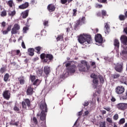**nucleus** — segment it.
<instances>
[{"mask_svg": "<svg viewBox=\"0 0 127 127\" xmlns=\"http://www.w3.org/2000/svg\"><path fill=\"white\" fill-rule=\"evenodd\" d=\"M91 78L94 79H98V75L95 74V73H92L90 75Z\"/></svg>", "mask_w": 127, "mask_h": 127, "instance_id": "de8ad7c7", "label": "nucleus"}, {"mask_svg": "<svg viewBox=\"0 0 127 127\" xmlns=\"http://www.w3.org/2000/svg\"><path fill=\"white\" fill-rule=\"evenodd\" d=\"M121 82L124 83V84H127V79L125 76H123L121 79Z\"/></svg>", "mask_w": 127, "mask_h": 127, "instance_id": "c03bdc74", "label": "nucleus"}, {"mask_svg": "<svg viewBox=\"0 0 127 127\" xmlns=\"http://www.w3.org/2000/svg\"><path fill=\"white\" fill-rule=\"evenodd\" d=\"M7 4L9 5L10 7H12V5L13 4V1L12 0H10L8 1V2L7 3Z\"/></svg>", "mask_w": 127, "mask_h": 127, "instance_id": "79ce46f5", "label": "nucleus"}, {"mask_svg": "<svg viewBox=\"0 0 127 127\" xmlns=\"http://www.w3.org/2000/svg\"><path fill=\"white\" fill-rule=\"evenodd\" d=\"M44 73L46 75V77H48L50 73H51V68L50 66L46 65L44 67Z\"/></svg>", "mask_w": 127, "mask_h": 127, "instance_id": "9d476101", "label": "nucleus"}, {"mask_svg": "<svg viewBox=\"0 0 127 127\" xmlns=\"http://www.w3.org/2000/svg\"><path fill=\"white\" fill-rule=\"evenodd\" d=\"M114 45L117 48H120V41H119V40L118 39H115L114 41Z\"/></svg>", "mask_w": 127, "mask_h": 127, "instance_id": "cd10ccee", "label": "nucleus"}, {"mask_svg": "<svg viewBox=\"0 0 127 127\" xmlns=\"http://www.w3.org/2000/svg\"><path fill=\"white\" fill-rule=\"evenodd\" d=\"M6 25V23H5V22L3 21L1 23V26H2V27H3V28H4V27H5V26Z\"/></svg>", "mask_w": 127, "mask_h": 127, "instance_id": "052dcab7", "label": "nucleus"}, {"mask_svg": "<svg viewBox=\"0 0 127 127\" xmlns=\"http://www.w3.org/2000/svg\"><path fill=\"white\" fill-rule=\"evenodd\" d=\"M1 16H6V11L5 10L1 12Z\"/></svg>", "mask_w": 127, "mask_h": 127, "instance_id": "864d4df0", "label": "nucleus"}, {"mask_svg": "<svg viewBox=\"0 0 127 127\" xmlns=\"http://www.w3.org/2000/svg\"><path fill=\"white\" fill-rule=\"evenodd\" d=\"M34 88L31 86H28L26 90V95L27 96H32L34 93Z\"/></svg>", "mask_w": 127, "mask_h": 127, "instance_id": "1a4fd4ad", "label": "nucleus"}, {"mask_svg": "<svg viewBox=\"0 0 127 127\" xmlns=\"http://www.w3.org/2000/svg\"><path fill=\"white\" fill-rule=\"evenodd\" d=\"M22 107L24 110H27V107L30 109L31 107V101L28 98L24 99V101L22 102Z\"/></svg>", "mask_w": 127, "mask_h": 127, "instance_id": "39448f33", "label": "nucleus"}, {"mask_svg": "<svg viewBox=\"0 0 127 127\" xmlns=\"http://www.w3.org/2000/svg\"><path fill=\"white\" fill-rule=\"evenodd\" d=\"M5 72V67L4 66L1 67L0 69V73L1 74H3Z\"/></svg>", "mask_w": 127, "mask_h": 127, "instance_id": "3c124183", "label": "nucleus"}, {"mask_svg": "<svg viewBox=\"0 0 127 127\" xmlns=\"http://www.w3.org/2000/svg\"><path fill=\"white\" fill-rule=\"evenodd\" d=\"M41 83V81H40V80L37 79L33 82L32 85H33L34 86H39Z\"/></svg>", "mask_w": 127, "mask_h": 127, "instance_id": "c85d7f7f", "label": "nucleus"}, {"mask_svg": "<svg viewBox=\"0 0 127 127\" xmlns=\"http://www.w3.org/2000/svg\"><path fill=\"white\" fill-rule=\"evenodd\" d=\"M32 122L34 125H38V121H37L36 117H33Z\"/></svg>", "mask_w": 127, "mask_h": 127, "instance_id": "58836bf2", "label": "nucleus"}, {"mask_svg": "<svg viewBox=\"0 0 127 127\" xmlns=\"http://www.w3.org/2000/svg\"><path fill=\"white\" fill-rule=\"evenodd\" d=\"M107 122L109 124H113V119L111 118L108 117L106 119Z\"/></svg>", "mask_w": 127, "mask_h": 127, "instance_id": "49530a36", "label": "nucleus"}, {"mask_svg": "<svg viewBox=\"0 0 127 127\" xmlns=\"http://www.w3.org/2000/svg\"><path fill=\"white\" fill-rule=\"evenodd\" d=\"M121 76L120 73H115L114 74H111V78L113 79H119V77Z\"/></svg>", "mask_w": 127, "mask_h": 127, "instance_id": "473e14b6", "label": "nucleus"}, {"mask_svg": "<svg viewBox=\"0 0 127 127\" xmlns=\"http://www.w3.org/2000/svg\"><path fill=\"white\" fill-rule=\"evenodd\" d=\"M73 11V14H72V16H76V15H77V9H73L72 10Z\"/></svg>", "mask_w": 127, "mask_h": 127, "instance_id": "6e6d98bb", "label": "nucleus"}, {"mask_svg": "<svg viewBox=\"0 0 127 127\" xmlns=\"http://www.w3.org/2000/svg\"><path fill=\"white\" fill-rule=\"evenodd\" d=\"M79 71L80 72H86V71H88V70H87V68L85 66V65L80 64L78 65Z\"/></svg>", "mask_w": 127, "mask_h": 127, "instance_id": "a211bd4d", "label": "nucleus"}, {"mask_svg": "<svg viewBox=\"0 0 127 127\" xmlns=\"http://www.w3.org/2000/svg\"><path fill=\"white\" fill-rule=\"evenodd\" d=\"M67 2H68L67 0H61V3L62 4H65V3H67Z\"/></svg>", "mask_w": 127, "mask_h": 127, "instance_id": "13d9d810", "label": "nucleus"}, {"mask_svg": "<svg viewBox=\"0 0 127 127\" xmlns=\"http://www.w3.org/2000/svg\"><path fill=\"white\" fill-rule=\"evenodd\" d=\"M82 65H83V66H85L86 67L87 70H89L90 68V64H88V62L87 61L83 60L81 61V64Z\"/></svg>", "mask_w": 127, "mask_h": 127, "instance_id": "4be33fe9", "label": "nucleus"}, {"mask_svg": "<svg viewBox=\"0 0 127 127\" xmlns=\"http://www.w3.org/2000/svg\"><path fill=\"white\" fill-rule=\"evenodd\" d=\"M21 46L23 49H25L26 48V47L25 46V44H24V42L23 41L21 43Z\"/></svg>", "mask_w": 127, "mask_h": 127, "instance_id": "bf43d9fd", "label": "nucleus"}, {"mask_svg": "<svg viewBox=\"0 0 127 127\" xmlns=\"http://www.w3.org/2000/svg\"><path fill=\"white\" fill-rule=\"evenodd\" d=\"M35 51V50L34 48H29L28 49V54L30 56H33L34 55V52Z\"/></svg>", "mask_w": 127, "mask_h": 127, "instance_id": "b1692460", "label": "nucleus"}, {"mask_svg": "<svg viewBox=\"0 0 127 127\" xmlns=\"http://www.w3.org/2000/svg\"><path fill=\"white\" fill-rule=\"evenodd\" d=\"M65 66L68 74H74L78 69V67L75 64L71 65V62H68L67 63L65 64Z\"/></svg>", "mask_w": 127, "mask_h": 127, "instance_id": "20e7f679", "label": "nucleus"}, {"mask_svg": "<svg viewBox=\"0 0 127 127\" xmlns=\"http://www.w3.org/2000/svg\"><path fill=\"white\" fill-rule=\"evenodd\" d=\"M84 107H87V106H89V102L85 101L83 103Z\"/></svg>", "mask_w": 127, "mask_h": 127, "instance_id": "e2e57ef3", "label": "nucleus"}, {"mask_svg": "<svg viewBox=\"0 0 127 127\" xmlns=\"http://www.w3.org/2000/svg\"><path fill=\"white\" fill-rule=\"evenodd\" d=\"M48 23H49V22L47 20H44L43 21V24L45 27H47V26H49Z\"/></svg>", "mask_w": 127, "mask_h": 127, "instance_id": "37998d69", "label": "nucleus"}, {"mask_svg": "<svg viewBox=\"0 0 127 127\" xmlns=\"http://www.w3.org/2000/svg\"><path fill=\"white\" fill-rule=\"evenodd\" d=\"M98 1L101 3H106V2H107V0H98Z\"/></svg>", "mask_w": 127, "mask_h": 127, "instance_id": "680f3d73", "label": "nucleus"}, {"mask_svg": "<svg viewBox=\"0 0 127 127\" xmlns=\"http://www.w3.org/2000/svg\"><path fill=\"white\" fill-rule=\"evenodd\" d=\"M35 79H36V76L32 74L30 75V80H31L32 83L35 81Z\"/></svg>", "mask_w": 127, "mask_h": 127, "instance_id": "e433bc0d", "label": "nucleus"}, {"mask_svg": "<svg viewBox=\"0 0 127 127\" xmlns=\"http://www.w3.org/2000/svg\"><path fill=\"white\" fill-rule=\"evenodd\" d=\"M111 102H116V98H115V97H112L111 99Z\"/></svg>", "mask_w": 127, "mask_h": 127, "instance_id": "338daca9", "label": "nucleus"}, {"mask_svg": "<svg viewBox=\"0 0 127 127\" xmlns=\"http://www.w3.org/2000/svg\"><path fill=\"white\" fill-rule=\"evenodd\" d=\"M9 78V74L8 73H6L4 76V82H7L8 78Z\"/></svg>", "mask_w": 127, "mask_h": 127, "instance_id": "4c0bfd02", "label": "nucleus"}, {"mask_svg": "<svg viewBox=\"0 0 127 127\" xmlns=\"http://www.w3.org/2000/svg\"><path fill=\"white\" fill-rule=\"evenodd\" d=\"M103 109L107 111V112H111V108L110 107H104Z\"/></svg>", "mask_w": 127, "mask_h": 127, "instance_id": "0e129e2a", "label": "nucleus"}, {"mask_svg": "<svg viewBox=\"0 0 127 127\" xmlns=\"http://www.w3.org/2000/svg\"><path fill=\"white\" fill-rule=\"evenodd\" d=\"M13 110L14 111H15V112H20V110L19 109V108L18 107H17V106H15L13 108Z\"/></svg>", "mask_w": 127, "mask_h": 127, "instance_id": "5fc2aeb1", "label": "nucleus"}, {"mask_svg": "<svg viewBox=\"0 0 127 127\" xmlns=\"http://www.w3.org/2000/svg\"><path fill=\"white\" fill-rule=\"evenodd\" d=\"M17 79L20 85H24L25 84V78L24 76H20Z\"/></svg>", "mask_w": 127, "mask_h": 127, "instance_id": "6ab92c4d", "label": "nucleus"}, {"mask_svg": "<svg viewBox=\"0 0 127 127\" xmlns=\"http://www.w3.org/2000/svg\"><path fill=\"white\" fill-rule=\"evenodd\" d=\"M47 8L49 12H53L54 11H55V9H56V6L55 5H54V4L51 3L48 5Z\"/></svg>", "mask_w": 127, "mask_h": 127, "instance_id": "f8f14e48", "label": "nucleus"}, {"mask_svg": "<svg viewBox=\"0 0 127 127\" xmlns=\"http://www.w3.org/2000/svg\"><path fill=\"white\" fill-rule=\"evenodd\" d=\"M100 127H106V122H100L99 124Z\"/></svg>", "mask_w": 127, "mask_h": 127, "instance_id": "8fccbe9b", "label": "nucleus"}, {"mask_svg": "<svg viewBox=\"0 0 127 127\" xmlns=\"http://www.w3.org/2000/svg\"><path fill=\"white\" fill-rule=\"evenodd\" d=\"M28 6H29V3H28L27 2H26L20 5L19 6V8H20V9H25V8H27Z\"/></svg>", "mask_w": 127, "mask_h": 127, "instance_id": "aec40b11", "label": "nucleus"}, {"mask_svg": "<svg viewBox=\"0 0 127 127\" xmlns=\"http://www.w3.org/2000/svg\"><path fill=\"white\" fill-rule=\"evenodd\" d=\"M120 40L121 41V43L123 45H125V46H127V36L123 35L121 36L120 38Z\"/></svg>", "mask_w": 127, "mask_h": 127, "instance_id": "2eb2a0df", "label": "nucleus"}, {"mask_svg": "<svg viewBox=\"0 0 127 127\" xmlns=\"http://www.w3.org/2000/svg\"><path fill=\"white\" fill-rule=\"evenodd\" d=\"M114 69L116 72L122 73L124 71V64L118 63L114 64Z\"/></svg>", "mask_w": 127, "mask_h": 127, "instance_id": "423d86ee", "label": "nucleus"}, {"mask_svg": "<svg viewBox=\"0 0 127 127\" xmlns=\"http://www.w3.org/2000/svg\"><path fill=\"white\" fill-rule=\"evenodd\" d=\"M113 120H114V121H118V120H119V114H116L113 116Z\"/></svg>", "mask_w": 127, "mask_h": 127, "instance_id": "09e8293b", "label": "nucleus"}, {"mask_svg": "<svg viewBox=\"0 0 127 127\" xmlns=\"http://www.w3.org/2000/svg\"><path fill=\"white\" fill-rule=\"evenodd\" d=\"M15 120H11L10 122V125L11 126H15L16 127H18V125H19V121L15 122Z\"/></svg>", "mask_w": 127, "mask_h": 127, "instance_id": "7c9ffc66", "label": "nucleus"}, {"mask_svg": "<svg viewBox=\"0 0 127 127\" xmlns=\"http://www.w3.org/2000/svg\"><path fill=\"white\" fill-rule=\"evenodd\" d=\"M19 53H20V50H13L11 51V56H12V57H13V56H15V55H18L19 54Z\"/></svg>", "mask_w": 127, "mask_h": 127, "instance_id": "a878e982", "label": "nucleus"}, {"mask_svg": "<svg viewBox=\"0 0 127 127\" xmlns=\"http://www.w3.org/2000/svg\"><path fill=\"white\" fill-rule=\"evenodd\" d=\"M40 58L43 60V62H44V63H47V64H49L50 62H52V61H53L54 57L51 54H46L45 53H42L40 55Z\"/></svg>", "mask_w": 127, "mask_h": 127, "instance_id": "7ed1b4c3", "label": "nucleus"}, {"mask_svg": "<svg viewBox=\"0 0 127 127\" xmlns=\"http://www.w3.org/2000/svg\"><path fill=\"white\" fill-rule=\"evenodd\" d=\"M93 84L94 89H97V87H98V85H99V80L98 78L93 80Z\"/></svg>", "mask_w": 127, "mask_h": 127, "instance_id": "5701e85b", "label": "nucleus"}, {"mask_svg": "<svg viewBox=\"0 0 127 127\" xmlns=\"http://www.w3.org/2000/svg\"><path fill=\"white\" fill-rule=\"evenodd\" d=\"M20 30V25L17 23H15L13 27L12 28L11 33L12 35L13 34H17Z\"/></svg>", "mask_w": 127, "mask_h": 127, "instance_id": "6e6552de", "label": "nucleus"}, {"mask_svg": "<svg viewBox=\"0 0 127 127\" xmlns=\"http://www.w3.org/2000/svg\"><path fill=\"white\" fill-rule=\"evenodd\" d=\"M82 114H83V111H82L78 112V116H82Z\"/></svg>", "mask_w": 127, "mask_h": 127, "instance_id": "774afa93", "label": "nucleus"}, {"mask_svg": "<svg viewBox=\"0 0 127 127\" xmlns=\"http://www.w3.org/2000/svg\"><path fill=\"white\" fill-rule=\"evenodd\" d=\"M101 15L102 18H105V16H109L107 11L105 10H101Z\"/></svg>", "mask_w": 127, "mask_h": 127, "instance_id": "c756f323", "label": "nucleus"}, {"mask_svg": "<svg viewBox=\"0 0 127 127\" xmlns=\"http://www.w3.org/2000/svg\"><path fill=\"white\" fill-rule=\"evenodd\" d=\"M103 40V39L102 35L100 34H97L95 35V41L96 42H98V43H102Z\"/></svg>", "mask_w": 127, "mask_h": 127, "instance_id": "4468645a", "label": "nucleus"}, {"mask_svg": "<svg viewBox=\"0 0 127 127\" xmlns=\"http://www.w3.org/2000/svg\"><path fill=\"white\" fill-rule=\"evenodd\" d=\"M77 37L78 42H79L80 44L85 45V46H88V45L91 44L93 41L91 35L87 34H80Z\"/></svg>", "mask_w": 127, "mask_h": 127, "instance_id": "f03ea898", "label": "nucleus"}, {"mask_svg": "<svg viewBox=\"0 0 127 127\" xmlns=\"http://www.w3.org/2000/svg\"><path fill=\"white\" fill-rule=\"evenodd\" d=\"M95 7L96 8H102V7H103V5H101L100 4H96Z\"/></svg>", "mask_w": 127, "mask_h": 127, "instance_id": "4d7b16f0", "label": "nucleus"}, {"mask_svg": "<svg viewBox=\"0 0 127 127\" xmlns=\"http://www.w3.org/2000/svg\"><path fill=\"white\" fill-rule=\"evenodd\" d=\"M86 20V17L83 16L82 18H80L78 20H77L74 24V29L79 27V25H82L85 24V21Z\"/></svg>", "mask_w": 127, "mask_h": 127, "instance_id": "0eeeda50", "label": "nucleus"}, {"mask_svg": "<svg viewBox=\"0 0 127 127\" xmlns=\"http://www.w3.org/2000/svg\"><path fill=\"white\" fill-rule=\"evenodd\" d=\"M102 15V13H101V12H97L96 13V16L98 17H101V16Z\"/></svg>", "mask_w": 127, "mask_h": 127, "instance_id": "69168bd1", "label": "nucleus"}, {"mask_svg": "<svg viewBox=\"0 0 127 127\" xmlns=\"http://www.w3.org/2000/svg\"><path fill=\"white\" fill-rule=\"evenodd\" d=\"M40 109L41 110H42L40 115L38 114V117H40V120L41 121H42L44 125H45L46 123V113H47L48 112V109H47V104H46V102H45V100H42L40 103Z\"/></svg>", "mask_w": 127, "mask_h": 127, "instance_id": "f257e3e1", "label": "nucleus"}, {"mask_svg": "<svg viewBox=\"0 0 127 127\" xmlns=\"http://www.w3.org/2000/svg\"><path fill=\"white\" fill-rule=\"evenodd\" d=\"M36 73L38 77H41V76H42V74H43V69L38 68L36 70Z\"/></svg>", "mask_w": 127, "mask_h": 127, "instance_id": "393cba45", "label": "nucleus"}, {"mask_svg": "<svg viewBox=\"0 0 127 127\" xmlns=\"http://www.w3.org/2000/svg\"><path fill=\"white\" fill-rule=\"evenodd\" d=\"M124 50L122 51V54L123 55H127V46L123 47Z\"/></svg>", "mask_w": 127, "mask_h": 127, "instance_id": "c9c22d12", "label": "nucleus"}, {"mask_svg": "<svg viewBox=\"0 0 127 127\" xmlns=\"http://www.w3.org/2000/svg\"><path fill=\"white\" fill-rule=\"evenodd\" d=\"M43 49V48L41 47V46H38L35 48V50H36V53L37 54H40V51Z\"/></svg>", "mask_w": 127, "mask_h": 127, "instance_id": "72a5a7b5", "label": "nucleus"}, {"mask_svg": "<svg viewBox=\"0 0 127 127\" xmlns=\"http://www.w3.org/2000/svg\"><path fill=\"white\" fill-rule=\"evenodd\" d=\"M115 91L117 94H123L125 92V87L123 86H118L116 87Z\"/></svg>", "mask_w": 127, "mask_h": 127, "instance_id": "9b49d317", "label": "nucleus"}, {"mask_svg": "<svg viewBox=\"0 0 127 127\" xmlns=\"http://www.w3.org/2000/svg\"><path fill=\"white\" fill-rule=\"evenodd\" d=\"M125 123H126V119L125 118H122L119 121V125H124V124H125Z\"/></svg>", "mask_w": 127, "mask_h": 127, "instance_id": "a19ab883", "label": "nucleus"}, {"mask_svg": "<svg viewBox=\"0 0 127 127\" xmlns=\"http://www.w3.org/2000/svg\"><path fill=\"white\" fill-rule=\"evenodd\" d=\"M127 19V17L125 15L120 14L119 16V19L121 20V21H125Z\"/></svg>", "mask_w": 127, "mask_h": 127, "instance_id": "2f4dec72", "label": "nucleus"}, {"mask_svg": "<svg viewBox=\"0 0 127 127\" xmlns=\"http://www.w3.org/2000/svg\"><path fill=\"white\" fill-rule=\"evenodd\" d=\"M29 13V9H27L21 12V17L25 19V18H27V17L28 16Z\"/></svg>", "mask_w": 127, "mask_h": 127, "instance_id": "dca6fc26", "label": "nucleus"}, {"mask_svg": "<svg viewBox=\"0 0 127 127\" xmlns=\"http://www.w3.org/2000/svg\"><path fill=\"white\" fill-rule=\"evenodd\" d=\"M16 13V12H15V10L11 11L9 12V15L10 16H14V15H15V14Z\"/></svg>", "mask_w": 127, "mask_h": 127, "instance_id": "a18cd8bd", "label": "nucleus"}, {"mask_svg": "<svg viewBox=\"0 0 127 127\" xmlns=\"http://www.w3.org/2000/svg\"><path fill=\"white\" fill-rule=\"evenodd\" d=\"M64 34H61L60 35H59L58 37H57V41H63L64 40Z\"/></svg>", "mask_w": 127, "mask_h": 127, "instance_id": "bb28decb", "label": "nucleus"}, {"mask_svg": "<svg viewBox=\"0 0 127 127\" xmlns=\"http://www.w3.org/2000/svg\"><path fill=\"white\" fill-rule=\"evenodd\" d=\"M105 31H107L108 33H109V32L110 31V26H109V24H108V23H105Z\"/></svg>", "mask_w": 127, "mask_h": 127, "instance_id": "f704fd0d", "label": "nucleus"}, {"mask_svg": "<svg viewBox=\"0 0 127 127\" xmlns=\"http://www.w3.org/2000/svg\"><path fill=\"white\" fill-rule=\"evenodd\" d=\"M12 27V25H8V27L6 28V30L2 31L3 34L4 35L7 34L8 32H9V31H11V30L12 29H11Z\"/></svg>", "mask_w": 127, "mask_h": 127, "instance_id": "412c9836", "label": "nucleus"}, {"mask_svg": "<svg viewBox=\"0 0 127 127\" xmlns=\"http://www.w3.org/2000/svg\"><path fill=\"white\" fill-rule=\"evenodd\" d=\"M116 107L118 110H120L121 111H126V103H121L118 104L116 105Z\"/></svg>", "mask_w": 127, "mask_h": 127, "instance_id": "ddd939ff", "label": "nucleus"}, {"mask_svg": "<svg viewBox=\"0 0 127 127\" xmlns=\"http://www.w3.org/2000/svg\"><path fill=\"white\" fill-rule=\"evenodd\" d=\"M98 78L101 84H104V82H105V80H104V77H103L102 75H99Z\"/></svg>", "mask_w": 127, "mask_h": 127, "instance_id": "ea45409f", "label": "nucleus"}, {"mask_svg": "<svg viewBox=\"0 0 127 127\" xmlns=\"http://www.w3.org/2000/svg\"><path fill=\"white\" fill-rule=\"evenodd\" d=\"M3 97L6 100H9L10 98V93H9V91L5 90L3 92Z\"/></svg>", "mask_w": 127, "mask_h": 127, "instance_id": "f3484780", "label": "nucleus"}, {"mask_svg": "<svg viewBox=\"0 0 127 127\" xmlns=\"http://www.w3.org/2000/svg\"><path fill=\"white\" fill-rule=\"evenodd\" d=\"M29 28L28 27L25 26L23 28V33H26L27 30H28Z\"/></svg>", "mask_w": 127, "mask_h": 127, "instance_id": "603ef678", "label": "nucleus"}]
</instances>
